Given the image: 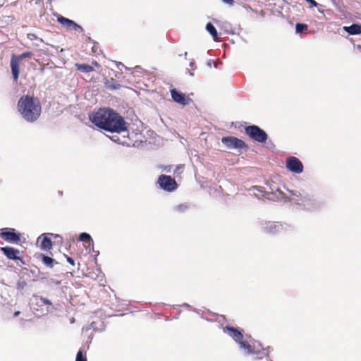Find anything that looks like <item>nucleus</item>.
<instances>
[{"label":"nucleus","instance_id":"obj_3","mask_svg":"<svg viewBox=\"0 0 361 361\" xmlns=\"http://www.w3.org/2000/svg\"><path fill=\"white\" fill-rule=\"evenodd\" d=\"M253 189L257 190L262 194L264 197L269 200L278 201L283 199L286 202H291L297 204L300 209L304 210H314L319 208L322 205L320 201L305 192L290 191V197H287L284 192L279 189H277L275 192L264 191L258 186H254Z\"/></svg>","mask_w":361,"mask_h":361},{"label":"nucleus","instance_id":"obj_9","mask_svg":"<svg viewBox=\"0 0 361 361\" xmlns=\"http://www.w3.org/2000/svg\"><path fill=\"white\" fill-rule=\"evenodd\" d=\"M0 237L6 241L13 243H18L20 240V235L13 228H2L1 230Z\"/></svg>","mask_w":361,"mask_h":361},{"label":"nucleus","instance_id":"obj_5","mask_svg":"<svg viewBox=\"0 0 361 361\" xmlns=\"http://www.w3.org/2000/svg\"><path fill=\"white\" fill-rule=\"evenodd\" d=\"M287 225L279 221H262L260 223L261 231L267 234L274 235L286 229Z\"/></svg>","mask_w":361,"mask_h":361},{"label":"nucleus","instance_id":"obj_19","mask_svg":"<svg viewBox=\"0 0 361 361\" xmlns=\"http://www.w3.org/2000/svg\"><path fill=\"white\" fill-rule=\"evenodd\" d=\"M52 247V241L51 238L47 236H44L42 240L40 248L43 250H48Z\"/></svg>","mask_w":361,"mask_h":361},{"label":"nucleus","instance_id":"obj_27","mask_svg":"<svg viewBox=\"0 0 361 361\" xmlns=\"http://www.w3.org/2000/svg\"><path fill=\"white\" fill-rule=\"evenodd\" d=\"M92 329L94 330H96L97 327H96V322H92L89 326L83 327L82 328V331H87L90 329Z\"/></svg>","mask_w":361,"mask_h":361},{"label":"nucleus","instance_id":"obj_13","mask_svg":"<svg viewBox=\"0 0 361 361\" xmlns=\"http://www.w3.org/2000/svg\"><path fill=\"white\" fill-rule=\"evenodd\" d=\"M170 92L171 97L175 102L183 106L189 104L190 99L186 97L183 93L177 91L176 89H171Z\"/></svg>","mask_w":361,"mask_h":361},{"label":"nucleus","instance_id":"obj_26","mask_svg":"<svg viewBox=\"0 0 361 361\" xmlns=\"http://www.w3.org/2000/svg\"><path fill=\"white\" fill-rule=\"evenodd\" d=\"M187 208H188V206L186 204H180L177 205L175 207V210L178 212H183L187 209Z\"/></svg>","mask_w":361,"mask_h":361},{"label":"nucleus","instance_id":"obj_35","mask_svg":"<svg viewBox=\"0 0 361 361\" xmlns=\"http://www.w3.org/2000/svg\"><path fill=\"white\" fill-rule=\"evenodd\" d=\"M27 37L28 39H30V40H33L34 39H36L37 37L35 34H28L27 35Z\"/></svg>","mask_w":361,"mask_h":361},{"label":"nucleus","instance_id":"obj_46","mask_svg":"<svg viewBox=\"0 0 361 361\" xmlns=\"http://www.w3.org/2000/svg\"><path fill=\"white\" fill-rule=\"evenodd\" d=\"M214 67H215V68H217V63H214Z\"/></svg>","mask_w":361,"mask_h":361},{"label":"nucleus","instance_id":"obj_44","mask_svg":"<svg viewBox=\"0 0 361 361\" xmlns=\"http://www.w3.org/2000/svg\"><path fill=\"white\" fill-rule=\"evenodd\" d=\"M189 75H190V76H194V73H193V72H192V71H190V72H189Z\"/></svg>","mask_w":361,"mask_h":361},{"label":"nucleus","instance_id":"obj_20","mask_svg":"<svg viewBox=\"0 0 361 361\" xmlns=\"http://www.w3.org/2000/svg\"><path fill=\"white\" fill-rule=\"evenodd\" d=\"M42 261L44 265L49 268H52L55 262V260L52 257L44 255H42Z\"/></svg>","mask_w":361,"mask_h":361},{"label":"nucleus","instance_id":"obj_16","mask_svg":"<svg viewBox=\"0 0 361 361\" xmlns=\"http://www.w3.org/2000/svg\"><path fill=\"white\" fill-rule=\"evenodd\" d=\"M78 240L81 242L87 243L89 244V247L92 246L93 247L94 246V242L91 237V235L85 232L81 233L79 235Z\"/></svg>","mask_w":361,"mask_h":361},{"label":"nucleus","instance_id":"obj_45","mask_svg":"<svg viewBox=\"0 0 361 361\" xmlns=\"http://www.w3.org/2000/svg\"><path fill=\"white\" fill-rule=\"evenodd\" d=\"M187 55H188V52H185L184 53V56H185V59L187 58Z\"/></svg>","mask_w":361,"mask_h":361},{"label":"nucleus","instance_id":"obj_28","mask_svg":"<svg viewBox=\"0 0 361 361\" xmlns=\"http://www.w3.org/2000/svg\"><path fill=\"white\" fill-rule=\"evenodd\" d=\"M47 284L49 285V286H51V285L58 286V285L61 284V281H58V280H56L54 279H49L47 280Z\"/></svg>","mask_w":361,"mask_h":361},{"label":"nucleus","instance_id":"obj_11","mask_svg":"<svg viewBox=\"0 0 361 361\" xmlns=\"http://www.w3.org/2000/svg\"><path fill=\"white\" fill-rule=\"evenodd\" d=\"M57 20L59 23L66 26V27L68 29L73 30L79 32H83V28L72 20L66 18L62 16L58 15Z\"/></svg>","mask_w":361,"mask_h":361},{"label":"nucleus","instance_id":"obj_21","mask_svg":"<svg viewBox=\"0 0 361 361\" xmlns=\"http://www.w3.org/2000/svg\"><path fill=\"white\" fill-rule=\"evenodd\" d=\"M308 29V25L305 23H298L295 25V32L298 34L303 33Z\"/></svg>","mask_w":361,"mask_h":361},{"label":"nucleus","instance_id":"obj_17","mask_svg":"<svg viewBox=\"0 0 361 361\" xmlns=\"http://www.w3.org/2000/svg\"><path fill=\"white\" fill-rule=\"evenodd\" d=\"M206 30L211 35L214 40H216L219 37L218 32L212 23H207L206 25Z\"/></svg>","mask_w":361,"mask_h":361},{"label":"nucleus","instance_id":"obj_29","mask_svg":"<svg viewBox=\"0 0 361 361\" xmlns=\"http://www.w3.org/2000/svg\"><path fill=\"white\" fill-rule=\"evenodd\" d=\"M112 84L110 85V87L113 90H118L121 87V85L116 83L114 80L112 79Z\"/></svg>","mask_w":361,"mask_h":361},{"label":"nucleus","instance_id":"obj_1","mask_svg":"<svg viewBox=\"0 0 361 361\" xmlns=\"http://www.w3.org/2000/svg\"><path fill=\"white\" fill-rule=\"evenodd\" d=\"M223 332L227 334L238 344L239 350L246 357H254L255 360L268 359L271 351L270 346L264 347L263 344L252 338L244 336L243 331L238 328L226 325L222 327Z\"/></svg>","mask_w":361,"mask_h":361},{"label":"nucleus","instance_id":"obj_36","mask_svg":"<svg viewBox=\"0 0 361 361\" xmlns=\"http://www.w3.org/2000/svg\"><path fill=\"white\" fill-rule=\"evenodd\" d=\"M134 69L135 70V71L139 72V73H142V68L139 66H136L134 68Z\"/></svg>","mask_w":361,"mask_h":361},{"label":"nucleus","instance_id":"obj_12","mask_svg":"<svg viewBox=\"0 0 361 361\" xmlns=\"http://www.w3.org/2000/svg\"><path fill=\"white\" fill-rule=\"evenodd\" d=\"M0 250L8 259L13 261L20 260L23 263L22 258L18 256L20 251L18 249L9 246H6L0 247Z\"/></svg>","mask_w":361,"mask_h":361},{"label":"nucleus","instance_id":"obj_15","mask_svg":"<svg viewBox=\"0 0 361 361\" xmlns=\"http://www.w3.org/2000/svg\"><path fill=\"white\" fill-rule=\"evenodd\" d=\"M343 30L350 35L361 34V24L353 23L350 26H344Z\"/></svg>","mask_w":361,"mask_h":361},{"label":"nucleus","instance_id":"obj_18","mask_svg":"<svg viewBox=\"0 0 361 361\" xmlns=\"http://www.w3.org/2000/svg\"><path fill=\"white\" fill-rule=\"evenodd\" d=\"M75 67L78 71L82 73H90L94 71L92 66L86 63H75Z\"/></svg>","mask_w":361,"mask_h":361},{"label":"nucleus","instance_id":"obj_2","mask_svg":"<svg viewBox=\"0 0 361 361\" xmlns=\"http://www.w3.org/2000/svg\"><path fill=\"white\" fill-rule=\"evenodd\" d=\"M90 121L97 127L111 133L127 131L128 124L118 113L109 108L99 109L89 114Z\"/></svg>","mask_w":361,"mask_h":361},{"label":"nucleus","instance_id":"obj_8","mask_svg":"<svg viewBox=\"0 0 361 361\" xmlns=\"http://www.w3.org/2000/svg\"><path fill=\"white\" fill-rule=\"evenodd\" d=\"M221 142L229 149H245L247 145L245 142L233 136L223 137Z\"/></svg>","mask_w":361,"mask_h":361},{"label":"nucleus","instance_id":"obj_30","mask_svg":"<svg viewBox=\"0 0 361 361\" xmlns=\"http://www.w3.org/2000/svg\"><path fill=\"white\" fill-rule=\"evenodd\" d=\"M110 139L114 141V142H116V143H120V138L117 135H113L111 137H109Z\"/></svg>","mask_w":361,"mask_h":361},{"label":"nucleus","instance_id":"obj_10","mask_svg":"<svg viewBox=\"0 0 361 361\" xmlns=\"http://www.w3.org/2000/svg\"><path fill=\"white\" fill-rule=\"evenodd\" d=\"M286 168L295 173H300L303 171V164L301 161L295 157H289L286 161Z\"/></svg>","mask_w":361,"mask_h":361},{"label":"nucleus","instance_id":"obj_41","mask_svg":"<svg viewBox=\"0 0 361 361\" xmlns=\"http://www.w3.org/2000/svg\"><path fill=\"white\" fill-rule=\"evenodd\" d=\"M207 65L209 67H211V66H212V61H211V60L208 61H207Z\"/></svg>","mask_w":361,"mask_h":361},{"label":"nucleus","instance_id":"obj_24","mask_svg":"<svg viewBox=\"0 0 361 361\" xmlns=\"http://www.w3.org/2000/svg\"><path fill=\"white\" fill-rule=\"evenodd\" d=\"M32 56V54L31 52H24L18 56H16V58L17 60H18L20 62L23 60L24 59H26V58H30Z\"/></svg>","mask_w":361,"mask_h":361},{"label":"nucleus","instance_id":"obj_22","mask_svg":"<svg viewBox=\"0 0 361 361\" xmlns=\"http://www.w3.org/2000/svg\"><path fill=\"white\" fill-rule=\"evenodd\" d=\"M36 300H37V304L38 305H49V306L52 305V302L50 300L43 298L42 296L36 297Z\"/></svg>","mask_w":361,"mask_h":361},{"label":"nucleus","instance_id":"obj_42","mask_svg":"<svg viewBox=\"0 0 361 361\" xmlns=\"http://www.w3.org/2000/svg\"><path fill=\"white\" fill-rule=\"evenodd\" d=\"M92 63L95 66H97L99 67V64L97 62V61H93Z\"/></svg>","mask_w":361,"mask_h":361},{"label":"nucleus","instance_id":"obj_39","mask_svg":"<svg viewBox=\"0 0 361 361\" xmlns=\"http://www.w3.org/2000/svg\"><path fill=\"white\" fill-rule=\"evenodd\" d=\"M117 67H118V69H121V68H122V67H124L126 69H127V67H126L124 66V64L122 63H119V64L117 66Z\"/></svg>","mask_w":361,"mask_h":361},{"label":"nucleus","instance_id":"obj_43","mask_svg":"<svg viewBox=\"0 0 361 361\" xmlns=\"http://www.w3.org/2000/svg\"><path fill=\"white\" fill-rule=\"evenodd\" d=\"M183 166L182 165L177 166L178 170H180V169H183Z\"/></svg>","mask_w":361,"mask_h":361},{"label":"nucleus","instance_id":"obj_32","mask_svg":"<svg viewBox=\"0 0 361 361\" xmlns=\"http://www.w3.org/2000/svg\"><path fill=\"white\" fill-rule=\"evenodd\" d=\"M307 2L310 4L314 7H317L319 6V4L317 3L314 0H305Z\"/></svg>","mask_w":361,"mask_h":361},{"label":"nucleus","instance_id":"obj_4","mask_svg":"<svg viewBox=\"0 0 361 361\" xmlns=\"http://www.w3.org/2000/svg\"><path fill=\"white\" fill-rule=\"evenodd\" d=\"M17 109L20 116L30 123L37 121L42 113L39 99L29 94L23 95L19 99Z\"/></svg>","mask_w":361,"mask_h":361},{"label":"nucleus","instance_id":"obj_33","mask_svg":"<svg viewBox=\"0 0 361 361\" xmlns=\"http://www.w3.org/2000/svg\"><path fill=\"white\" fill-rule=\"evenodd\" d=\"M189 66L191 68L192 71H194L196 69V66H195L194 60H192V61H190Z\"/></svg>","mask_w":361,"mask_h":361},{"label":"nucleus","instance_id":"obj_7","mask_svg":"<svg viewBox=\"0 0 361 361\" xmlns=\"http://www.w3.org/2000/svg\"><path fill=\"white\" fill-rule=\"evenodd\" d=\"M157 183L161 189L166 192H173L178 188V184L175 179L168 175H161L158 178Z\"/></svg>","mask_w":361,"mask_h":361},{"label":"nucleus","instance_id":"obj_40","mask_svg":"<svg viewBox=\"0 0 361 361\" xmlns=\"http://www.w3.org/2000/svg\"><path fill=\"white\" fill-rule=\"evenodd\" d=\"M20 314V311H16L13 314V316L15 317H18L19 314Z\"/></svg>","mask_w":361,"mask_h":361},{"label":"nucleus","instance_id":"obj_14","mask_svg":"<svg viewBox=\"0 0 361 361\" xmlns=\"http://www.w3.org/2000/svg\"><path fill=\"white\" fill-rule=\"evenodd\" d=\"M20 63V62L16 59V55L13 54L11 58L10 66L14 81H17L19 77Z\"/></svg>","mask_w":361,"mask_h":361},{"label":"nucleus","instance_id":"obj_31","mask_svg":"<svg viewBox=\"0 0 361 361\" xmlns=\"http://www.w3.org/2000/svg\"><path fill=\"white\" fill-rule=\"evenodd\" d=\"M66 260H67V262H68L70 264H71V265H75V261H74V259H73L72 257H68V256H67V255H66Z\"/></svg>","mask_w":361,"mask_h":361},{"label":"nucleus","instance_id":"obj_25","mask_svg":"<svg viewBox=\"0 0 361 361\" xmlns=\"http://www.w3.org/2000/svg\"><path fill=\"white\" fill-rule=\"evenodd\" d=\"M75 361H87L85 355H83L82 350H79L76 355Z\"/></svg>","mask_w":361,"mask_h":361},{"label":"nucleus","instance_id":"obj_34","mask_svg":"<svg viewBox=\"0 0 361 361\" xmlns=\"http://www.w3.org/2000/svg\"><path fill=\"white\" fill-rule=\"evenodd\" d=\"M222 1H223V2L227 4L230 6H233V3H234L233 0H222Z\"/></svg>","mask_w":361,"mask_h":361},{"label":"nucleus","instance_id":"obj_6","mask_svg":"<svg viewBox=\"0 0 361 361\" xmlns=\"http://www.w3.org/2000/svg\"><path fill=\"white\" fill-rule=\"evenodd\" d=\"M245 133L253 140L264 143L268 139L267 133L258 126L250 125L245 128Z\"/></svg>","mask_w":361,"mask_h":361},{"label":"nucleus","instance_id":"obj_23","mask_svg":"<svg viewBox=\"0 0 361 361\" xmlns=\"http://www.w3.org/2000/svg\"><path fill=\"white\" fill-rule=\"evenodd\" d=\"M27 283L24 280H18L16 283V288L18 290H23L26 286Z\"/></svg>","mask_w":361,"mask_h":361},{"label":"nucleus","instance_id":"obj_38","mask_svg":"<svg viewBox=\"0 0 361 361\" xmlns=\"http://www.w3.org/2000/svg\"><path fill=\"white\" fill-rule=\"evenodd\" d=\"M117 67H118V69H121V68H122V67H124L126 69H127V67H126L124 66V64L122 63H119V64L117 66Z\"/></svg>","mask_w":361,"mask_h":361},{"label":"nucleus","instance_id":"obj_37","mask_svg":"<svg viewBox=\"0 0 361 361\" xmlns=\"http://www.w3.org/2000/svg\"><path fill=\"white\" fill-rule=\"evenodd\" d=\"M181 306L184 307H188V308L192 309V307L189 304H188V303H183V304L181 305Z\"/></svg>","mask_w":361,"mask_h":361}]
</instances>
